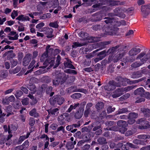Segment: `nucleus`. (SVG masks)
<instances>
[{
    "label": "nucleus",
    "instance_id": "a18cd8bd",
    "mask_svg": "<svg viewBox=\"0 0 150 150\" xmlns=\"http://www.w3.org/2000/svg\"><path fill=\"white\" fill-rule=\"evenodd\" d=\"M79 36L84 39H87L88 36V34L86 33H85L82 31L80 32L79 34Z\"/></svg>",
    "mask_w": 150,
    "mask_h": 150
},
{
    "label": "nucleus",
    "instance_id": "774afa93",
    "mask_svg": "<svg viewBox=\"0 0 150 150\" xmlns=\"http://www.w3.org/2000/svg\"><path fill=\"white\" fill-rule=\"evenodd\" d=\"M90 147L89 144H86L81 148V150H88Z\"/></svg>",
    "mask_w": 150,
    "mask_h": 150
},
{
    "label": "nucleus",
    "instance_id": "c85d7f7f",
    "mask_svg": "<svg viewBox=\"0 0 150 150\" xmlns=\"http://www.w3.org/2000/svg\"><path fill=\"white\" fill-rule=\"evenodd\" d=\"M97 142L100 145L105 144L107 143L106 139L103 137H100L98 140Z\"/></svg>",
    "mask_w": 150,
    "mask_h": 150
},
{
    "label": "nucleus",
    "instance_id": "ddd939ff",
    "mask_svg": "<svg viewBox=\"0 0 150 150\" xmlns=\"http://www.w3.org/2000/svg\"><path fill=\"white\" fill-rule=\"evenodd\" d=\"M115 80L118 81L117 83H119L121 86V83H122V85H123V83H125V82H129V79L126 78H123L120 76L117 77L115 79Z\"/></svg>",
    "mask_w": 150,
    "mask_h": 150
},
{
    "label": "nucleus",
    "instance_id": "7ed1b4c3",
    "mask_svg": "<svg viewBox=\"0 0 150 150\" xmlns=\"http://www.w3.org/2000/svg\"><path fill=\"white\" fill-rule=\"evenodd\" d=\"M116 86L117 87H120V84L119 83H117L113 80L110 81L108 84H107L104 86L105 90L110 91L115 89Z\"/></svg>",
    "mask_w": 150,
    "mask_h": 150
},
{
    "label": "nucleus",
    "instance_id": "0e129e2a",
    "mask_svg": "<svg viewBox=\"0 0 150 150\" xmlns=\"http://www.w3.org/2000/svg\"><path fill=\"white\" fill-rule=\"evenodd\" d=\"M35 123L34 119L33 118H30L29 120V124L31 126H33Z\"/></svg>",
    "mask_w": 150,
    "mask_h": 150
},
{
    "label": "nucleus",
    "instance_id": "a211bd4d",
    "mask_svg": "<svg viewBox=\"0 0 150 150\" xmlns=\"http://www.w3.org/2000/svg\"><path fill=\"white\" fill-rule=\"evenodd\" d=\"M50 46L48 45L46 47L45 53L43 54L42 56H45V57H47L49 55H51L53 51V49L52 48H50Z\"/></svg>",
    "mask_w": 150,
    "mask_h": 150
},
{
    "label": "nucleus",
    "instance_id": "e433bc0d",
    "mask_svg": "<svg viewBox=\"0 0 150 150\" xmlns=\"http://www.w3.org/2000/svg\"><path fill=\"white\" fill-rule=\"evenodd\" d=\"M138 114L137 113L132 112L129 114V115H128V117L129 118L134 119L138 117Z\"/></svg>",
    "mask_w": 150,
    "mask_h": 150
},
{
    "label": "nucleus",
    "instance_id": "69168bd1",
    "mask_svg": "<svg viewBox=\"0 0 150 150\" xmlns=\"http://www.w3.org/2000/svg\"><path fill=\"white\" fill-rule=\"evenodd\" d=\"M18 16L17 11L13 10L11 14V16L13 19H14L15 17Z\"/></svg>",
    "mask_w": 150,
    "mask_h": 150
},
{
    "label": "nucleus",
    "instance_id": "f3484780",
    "mask_svg": "<svg viewBox=\"0 0 150 150\" xmlns=\"http://www.w3.org/2000/svg\"><path fill=\"white\" fill-rule=\"evenodd\" d=\"M123 93L122 88H118L115 91L114 93L112 95V96L114 98L118 97Z\"/></svg>",
    "mask_w": 150,
    "mask_h": 150
},
{
    "label": "nucleus",
    "instance_id": "bf43d9fd",
    "mask_svg": "<svg viewBox=\"0 0 150 150\" xmlns=\"http://www.w3.org/2000/svg\"><path fill=\"white\" fill-rule=\"evenodd\" d=\"M8 75V73L6 70L2 71L0 74L1 77L3 78H5Z\"/></svg>",
    "mask_w": 150,
    "mask_h": 150
},
{
    "label": "nucleus",
    "instance_id": "13d9d810",
    "mask_svg": "<svg viewBox=\"0 0 150 150\" xmlns=\"http://www.w3.org/2000/svg\"><path fill=\"white\" fill-rule=\"evenodd\" d=\"M64 71L65 73L70 74H77V72L76 71L70 69H67Z\"/></svg>",
    "mask_w": 150,
    "mask_h": 150
},
{
    "label": "nucleus",
    "instance_id": "6ab92c4d",
    "mask_svg": "<svg viewBox=\"0 0 150 150\" xmlns=\"http://www.w3.org/2000/svg\"><path fill=\"white\" fill-rule=\"evenodd\" d=\"M93 127V130L94 131H95L98 129H99L101 128V126L100 124L98 122H93L91 125V127L90 128Z\"/></svg>",
    "mask_w": 150,
    "mask_h": 150
},
{
    "label": "nucleus",
    "instance_id": "2eb2a0df",
    "mask_svg": "<svg viewBox=\"0 0 150 150\" xmlns=\"http://www.w3.org/2000/svg\"><path fill=\"white\" fill-rule=\"evenodd\" d=\"M43 29H45V33L47 35V37L48 38H51L54 36V35L52 34L53 30L51 28H44Z\"/></svg>",
    "mask_w": 150,
    "mask_h": 150
},
{
    "label": "nucleus",
    "instance_id": "7c9ffc66",
    "mask_svg": "<svg viewBox=\"0 0 150 150\" xmlns=\"http://www.w3.org/2000/svg\"><path fill=\"white\" fill-rule=\"evenodd\" d=\"M30 18L28 16H24L23 15L19 16L16 18V20L22 21H25L26 20L29 21Z\"/></svg>",
    "mask_w": 150,
    "mask_h": 150
},
{
    "label": "nucleus",
    "instance_id": "9b49d317",
    "mask_svg": "<svg viewBox=\"0 0 150 150\" xmlns=\"http://www.w3.org/2000/svg\"><path fill=\"white\" fill-rule=\"evenodd\" d=\"M32 57V54H27L23 59V64L25 66H27L30 62Z\"/></svg>",
    "mask_w": 150,
    "mask_h": 150
},
{
    "label": "nucleus",
    "instance_id": "473e14b6",
    "mask_svg": "<svg viewBox=\"0 0 150 150\" xmlns=\"http://www.w3.org/2000/svg\"><path fill=\"white\" fill-rule=\"evenodd\" d=\"M30 135V133L28 132L27 133L26 136L25 135L21 136L18 139V144H21L26 138H28Z\"/></svg>",
    "mask_w": 150,
    "mask_h": 150
},
{
    "label": "nucleus",
    "instance_id": "338daca9",
    "mask_svg": "<svg viewBox=\"0 0 150 150\" xmlns=\"http://www.w3.org/2000/svg\"><path fill=\"white\" fill-rule=\"evenodd\" d=\"M115 110V108L114 107L112 108V106H109L107 109V112L108 113H110L114 111Z\"/></svg>",
    "mask_w": 150,
    "mask_h": 150
},
{
    "label": "nucleus",
    "instance_id": "4be33fe9",
    "mask_svg": "<svg viewBox=\"0 0 150 150\" xmlns=\"http://www.w3.org/2000/svg\"><path fill=\"white\" fill-rule=\"evenodd\" d=\"M144 90L142 87L139 88L136 90L134 92V93L136 95H140L141 96H143Z\"/></svg>",
    "mask_w": 150,
    "mask_h": 150
},
{
    "label": "nucleus",
    "instance_id": "79ce46f5",
    "mask_svg": "<svg viewBox=\"0 0 150 150\" xmlns=\"http://www.w3.org/2000/svg\"><path fill=\"white\" fill-rule=\"evenodd\" d=\"M137 138L139 139H149L150 138V136L148 134H141L139 135Z\"/></svg>",
    "mask_w": 150,
    "mask_h": 150
},
{
    "label": "nucleus",
    "instance_id": "4d7b16f0",
    "mask_svg": "<svg viewBox=\"0 0 150 150\" xmlns=\"http://www.w3.org/2000/svg\"><path fill=\"white\" fill-rule=\"evenodd\" d=\"M43 79L44 82L47 83H49L52 80L51 78L47 76H44L43 77Z\"/></svg>",
    "mask_w": 150,
    "mask_h": 150
},
{
    "label": "nucleus",
    "instance_id": "c9c22d12",
    "mask_svg": "<svg viewBox=\"0 0 150 150\" xmlns=\"http://www.w3.org/2000/svg\"><path fill=\"white\" fill-rule=\"evenodd\" d=\"M103 43H100L99 44L97 43L94 44H89L88 45V49L93 50L94 49L96 48L99 45H101Z\"/></svg>",
    "mask_w": 150,
    "mask_h": 150
},
{
    "label": "nucleus",
    "instance_id": "9d476101",
    "mask_svg": "<svg viewBox=\"0 0 150 150\" xmlns=\"http://www.w3.org/2000/svg\"><path fill=\"white\" fill-rule=\"evenodd\" d=\"M66 60V61H65L64 62V67L66 68H68L73 69H75V67L72 64V62L70 59H69L68 58H65Z\"/></svg>",
    "mask_w": 150,
    "mask_h": 150
},
{
    "label": "nucleus",
    "instance_id": "6e6d98bb",
    "mask_svg": "<svg viewBox=\"0 0 150 150\" xmlns=\"http://www.w3.org/2000/svg\"><path fill=\"white\" fill-rule=\"evenodd\" d=\"M59 110L58 108H56L53 110L50 109L47 110L49 114H52V115H55V113Z\"/></svg>",
    "mask_w": 150,
    "mask_h": 150
},
{
    "label": "nucleus",
    "instance_id": "423d86ee",
    "mask_svg": "<svg viewBox=\"0 0 150 150\" xmlns=\"http://www.w3.org/2000/svg\"><path fill=\"white\" fill-rule=\"evenodd\" d=\"M119 47L118 49L119 54L122 57L127 53V46L124 45H119Z\"/></svg>",
    "mask_w": 150,
    "mask_h": 150
},
{
    "label": "nucleus",
    "instance_id": "ea45409f",
    "mask_svg": "<svg viewBox=\"0 0 150 150\" xmlns=\"http://www.w3.org/2000/svg\"><path fill=\"white\" fill-rule=\"evenodd\" d=\"M29 114L31 116H34L35 117H37L38 116V114L37 113L36 110L35 108L33 109L29 112Z\"/></svg>",
    "mask_w": 150,
    "mask_h": 150
},
{
    "label": "nucleus",
    "instance_id": "49530a36",
    "mask_svg": "<svg viewBox=\"0 0 150 150\" xmlns=\"http://www.w3.org/2000/svg\"><path fill=\"white\" fill-rule=\"evenodd\" d=\"M90 115L91 118L93 119H96L97 118L96 112L95 110H91Z\"/></svg>",
    "mask_w": 150,
    "mask_h": 150
},
{
    "label": "nucleus",
    "instance_id": "603ef678",
    "mask_svg": "<svg viewBox=\"0 0 150 150\" xmlns=\"http://www.w3.org/2000/svg\"><path fill=\"white\" fill-rule=\"evenodd\" d=\"M66 146L68 149H71L74 148V146L72 142H67L66 144Z\"/></svg>",
    "mask_w": 150,
    "mask_h": 150
},
{
    "label": "nucleus",
    "instance_id": "6e6552de",
    "mask_svg": "<svg viewBox=\"0 0 150 150\" xmlns=\"http://www.w3.org/2000/svg\"><path fill=\"white\" fill-rule=\"evenodd\" d=\"M122 57L119 54L115 55L114 56H109L108 58V62H110L113 61L114 62H117L119 60L121 59Z\"/></svg>",
    "mask_w": 150,
    "mask_h": 150
},
{
    "label": "nucleus",
    "instance_id": "20e7f679",
    "mask_svg": "<svg viewBox=\"0 0 150 150\" xmlns=\"http://www.w3.org/2000/svg\"><path fill=\"white\" fill-rule=\"evenodd\" d=\"M86 104V101H83L81 102L80 104L79 103H75L73 105H71L68 109L67 110L66 112H70L73 109H76L80 105V107L79 109L81 110L83 109V111L84 110V108Z\"/></svg>",
    "mask_w": 150,
    "mask_h": 150
},
{
    "label": "nucleus",
    "instance_id": "bb28decb",
    "mask_svg": "<svg viewBox=\"0 0 150 150\" xmlns=\"http://www.w3.org/2000/svg\"><path fill=\"white\" fill-rule=\"evenodd\" d=\"M67 91L69 93L80 91L79 89L76 88V86H72L69 87L67 89Z\"/></svg>",
    "mask_w": 150,
    "mask_h": 150
},
{
    "label": "nucleus",
    "instance_id": "a878e982",
    "mask_svg": "<svg viewBox=\"0 0 150 150\" xmlns=\"http://www.w3.org/2000/svg\"><path fill=\"white\" fill-rule=\"evenodd\" d=\"M135 60V59L133 57L130 56H126L123 59V62L125 63H126L128 62H134Z\"/></svg>",
    "mask_w": 150,
    "mask_h": 150
},
{
    "label": "nucleus",
    "instance_id": "37998d69",
    "mask_svg": "<svg viewBox=\"0 0 150 150\" xmlns=\"http://www.w3.org/2000/svg\"><path fill=\"white\" fill-rule=\"evenodd\" d=\"M135 86H134L132 85L131 86H127L125 88H122V91H123V92L124 91L127 92L131 90Z\"/></svg>",
    "mask_w": 150,
    "mask_h": 150
},
{
    "label": "nucleus",
    "instance_id": "c03bdc74",
    "mask_svg": "<svg viewBox=\"0 0 150 150\" xmlns=\"http://www.w3.org/2000/svg\"><path fill=\"white\" fill-rule=\"evenodd\" d=\"M107 51L103 50L99 53L98 55V56L100 57H103V59L106 56L108 55V53H107Z\"/></svg>",
    "mask_w": 150,
    "mask_h": 150
},
{
    "label": "nucleus",
    "instance_id": "f257e3e1",
    "mask_svg": "<svg viewBox=\"0 0 150 150\" xmlns=\"http://www.w3.org/2000/svg\"><path fill=\"white\" fill-rule=\"evenodd\" d=\"M102 28L103 33H102L103 36H106L108 35H114L118 34L119 28L114 25H104L103 27L100 25H96L93 27L94 30H97Z\"/></svg>",
    "mask_w": 150,
    "mask_h": 150
},
{
    "label": "nucleus",
    "instance_id": "09e8293b",
    "mask_svg": "<svg viewBox=\"0 0 150 150\" xmlns=\"http://www.w3.org/2000/svg\"><path fill=\"white\" fill-rule=\"evenodd\" d=\"M38 80L37 78L34 77H31L29 80V82L30 84H33L38 82Z\"/></svg>",
    "mask_w": 150,
    "mask_h": 150
},
{
    "label": "nucleus",
    "instance_id": "f03ea898",
    "mask_svg": "<svg viewBox=\"0 0 150 150\" xmlns=\"http://www.w3.org/2000/svg\"><path fill=\"white\" fill-rule=\"evenodd\" d=\"M54 76H56V78L52 81L53 84L55 86H58L59 84H62L66 81L68 75L64 73H60L59 72H54L52 73Z\"/></svg>",
    "mask_w": 150,
    "mask_h": 150
},
{
    "label": "nucleus",
    "instance_id": "0eeeda50",
    "mask_svg": "<svg viewBox=\"0 0 150 150\" xmlns=\"http://www.w3.org/2000/svg\"><path fill=\"white\" fill-rule=\"evenodd\" d=\"M141 52V49L139 48L133 47L128 52V54L129 56L133 58Z\"/></svg>",
    "mask_w": 150,
    "mask_h": 150
},
{
    "label": "nucleus",
    "instance_id": "f704fd0d",
    "mask_svg": "<svg viewBox=\"0 0 150 150\" xmlns=\"http://www.w3.org/2000/svg\"><path fill=\"white\" fill-rule=\"evenodd\" d=\"M142 76V74L141 72L140 71H137L134 72L132 75V77L135 79L140 77Z\"/></svg>",
    "mask_w": 150,
    "mask_h": 150
},
{
    "label": "nucleus",
    "instance_id": "aec40b11",
    "mask_svg": "<svg viewBox=\"0 0 150 150\" xmlns=\"http://www.w3.org/2000/svg\"><path fill=\"white\" fill-rule=\"evenodd\" d=\"M83 109L81 110L79 109L75 113L74 115L76 119L81 118L83 116Z\"/></svg>",
    "mask_w": 150,
    "mask_h": 150
},
{
    "label": "nucleus",
    "instance_id": "680f3d73",
    "mask_svg": "<svg viewBox=\"0 0 150 150\" xmlns=\"http://www.w3.org/2000/svg\"><path fill=\"white\" fill-rule=\"evenodd\" d=\"M88 139L86 140H81L79 141L77 143V145L78 146H80L83 145L85 142H88Z\"/></svg>",
    "mask_w": 150,
    "mask_h": 150
},
{
    "label": "nucleus",
    "instance_id": "c756f323",
    "mask_svg": "<svg viewBox=\"0 0 150 150\" xmlns=\"http://www.w3.org/2000/svg\"><path fill=\"white\" fill-rule=\"evenodd\" d=\"M143 63L139 61H136L133 62L131 65V67L133 68H137L143 64Z\"/></svg>",
    "mask_w": 150,
    "mask_h": 150
},
{
    "label": "nucleus",
    "instance_id": "e2e57ef3",
    "mask_svg": "<svg viewBox=\"0 0 150 150\" xmlns=\"http://www.w3.org/2000/svg\"><path fill=\"white\" fill-rule=\"evenodd\" d=\"M23 148V150H25V149L27 148L29 146V142L26 140L25 141L24 143L21 145Z\"/></svg>",
    "mask_w": 150,
    "mask_h": 150
},
{
    "label": "nucleus",
    "instance_id": "393cba45",
    "mask_svg": "<svg viewBox=\"0 0 150 150\" xmlns=\"http://www.w3.org/2000/svg\"><path fill=\"white\" fill-rule=\"evenodd\" d=\"M4 131L6 132L8 131V133L9 134V135L7 136V137L6 138L7 140H9L12 137V135L11 134H10L11 133V131L10 130L9 126H8L7 127V126L6 125H5L4 126Z\"/></svg>",
    "mask_w": 150,
    "mask_h": 150
},
{
    "label": "nucleus",
    "instance_id": "f8f14e48",
    "mask_svg": "<svg viewBox=\"0 0 150 150\" xmlns=\"http://www.w3.org/2000/svg\"><path fill=\"white\" fill-rule=\"evenodd\" d=\"M69 115L68 113L66 112L64 113L59 116L58 118V120L59 123L61 125H63L64 123L63 121L66 118L69 117Z\"/></svg>",
    "mask_w": 150,
    "mask_h": 150
},
{
    "label": "nucleus",
    "instance_id": "3c124183",
    "mask_svg": "<svg viewBox=\"0 0 150 150\" xmlns=\"http://www.w3.org/2000/svg\"><path fill=\"white\" fill-rule=\"evenodd\" d=\"M58 23V22L57 21H55L53 22L50 23L49 25L50 27L55 28H57L59 26Z\"/></svg>",
    "mask_w": 150,
    "mask_h": 150
},
{
    "label": "nucleus",
    "instance_id": "72a5a7b5",
    "mask_svg": "<svg viewBox=\"0 0 150 150\" xmlns=\"http://www.w3.org/2000/svg\"><path fill=\"white\" fill-rule=\"evenodd\" d=\"M117 125L119 127H126L127 124L126 121L122 120H120L117 122Z\"/></svg>",
    "mask_w": 150,
    "mask_h": 150
},
{
    "label": "nucleus",
    "instance_id": "b1692460",
    "mask_svg": "<svg viewBox=\"0 0 150 150\" xmlns=\"http://www.w3.org/2000/svg\"><path fill=\"white\" fill-rule=\"evenodd\" d=\"M119 47V45H117L115 47H112L109 48L107 50V53L109 54H110L114 53L118 51Z\"/></svg>",
    "mask_w": 150,
    "mask_h": 150
},
{
    "label": "nucleus",
    "instance_id": "cd10ccee",
    "mask_svg": "<svg viewBox=\"0 0 150 150\" xmlns=\"http://www.w3.org/2000/svg\"><path fill=\"white\" fill-rule=\"evenodd\" d=\"M104 19H106L104 21V22L107 24L109 23H112L113 22L114 23V24H115V25L116 23H117L118 22L117 21H114L113 18L105 17Z\"/></svg>",
    "mask_w": 150,
    "mask_h": 150
},
{
    "label": "nucleus",
    "instance_id": "052dcab7",
    "mask_svg": "<svg viewBox=\"0 0 150 150\" xmlns=\"http://www.w3.org/2000/svg\"><path fill=\"white\" fill-rule=\"evenodd\" d=\"M67 81L69 83H71L73 82L75 80V78L74 76H71L69 77H67Z\"/></svg>",
    "mask_w": 150,
    "mask_h": 150
},
{
    "label": "nucleus",
    "instance_id": "5701e85b",
    "mask_svg": "<svg viewBox=\"0 0 150 150\" xmlns=\"http://www.w3.org/2000/svg\"><path fill=\"white\" fill-rule=\"evenodd\" d=\"M140 110L146 117H149L150 116V109L148 108H142L140 109Z\"/></svg>",
    "mask_w": 150,
    "mask_h": 150
},
{
    "label": "nucleus",
    "instance_id": "dca6fc26",
    "mask_svg": "<svg viewBox=\"0 0 150 150\" xmlns=\"http://www.w3.org/2000/svg\"><path fill=\"white\" fill-rule=\"evenodd\" d=\"M148 7L146 6H142L141 7V10L142 12V15L144 17L147 16L149 14V12L146 9Z\"/></svg>",
    "mask_w": 150,
    "mask_h": 150
},
{
    "label": "nucleus",
    "instance_id": "a19ab883",
    "mask_svg": "<svg viewBox=\"0 0 150 150\" xmlns=\"http://www.w3.org/2000/svg\"><path fill=\"white\" fill-rule=\"evenodd\" d=\"M67 129L69 131H70L72 133H74L76 132L77 129H73L72 125H69L67 126Z\"/></svg>",
    "mask_w": 150,
    "mask_h": 150
},
{
    "label": "nucleus",
    "instance_id": "2f4dec72",
    "mask_svg": "<svg viewBox=\"0 0 150 150\" xmlns=\"http://www.w3.org/2000/svg\"><path fill=\"white\" fill-rule=\"evenodd\" d=\"M58 100V96L57 95L54 96L50 98V102L51 105H54L57 102Z\"/></svg>",
    "mask_w": 150,
    "mask_h": 150
},
{
    "label": "nucleus",
    "instance_id": "de8ad7c7",
    "mask_svg": "<svg viewBox=\"0 0 150 150\" xmlns=\"http://www.w3.org/2000/svg\"><path fill=\"white\" fill-rule=\"evenodd\" d=\"M51 16V14L50 13L44 14L42 16H40V18L41 19L44 20L47 18H50Z\"/></svg>",
    "mask_w": 150,
    "mask_h": 150
},
{
    "label": "nucleus",
    "instance_id": "58836bf2",
    "mask_svg": "<svg viewBox=\"0 0 150 150\" xmlns=\"http://www.w3.org/2000/svg\"><path fill=\"white\" fill-rule=\"evenodd\" d=\"M85 45L86 44L85 43H80L78 42H73L72 46L73 48H76L77 47H81Z\"/></svg>",
    "mask_w": 150,
    "mask_h": 150
},
{
    "label": "nucleus",
    "instance_id": "4468645a",
    "mask_svg": "<svg viewBox=\"0 0 150 150\" xmlns=\"http://www.w3.org/2000/svg\"><path fill=\"white\" fill-rule=\"evenodd\" d=\"M15 54L13 53V50H9L4 53L3 55V57H5L7 56V59H10L15 57Z\"/></svg>",
    "mask_w": 150,
    "mask_h": 150
},
{
    "label": "nucleus",
    "instance_id": "864d4df0",
    "mask_svg": "<svg viewBox=\"0 0 150 150\" xmlns=\"http://www.w3.org/2000/svg\"><path fill=\"white\" fill-rule=\"evenodd\" d=\"M64 101V98L62 97H59L58 96V100L57 103L59 105H61Z\"/></svg>",
    "mask_w": 150,
    "mask_h": 150
},
{
    "label": "nucleus",
    "instance_id": "412c9836",
    "mask_svg": "<svg viewBox=\"0 0 150 150\" xmlns=\"http://www.w3.org/2000/svg\"><path fill=\"white\" fill-rule=\"evenodd\" d=\"M104 104L103 102H99L95 105V108L98 112H100L104 108Z\"/></svg>",
    "mask_w": 150,
    "mask_h": 150
},
{
    "label": "nucleus",
    "instance_id": "1a4fd4ad",
    "mask_svg": "<svg viewBox=\"0 0 150 150\" xmlns=\"http://www.w3.org/2000/svg\"><path fill=\"white\" fill-rule=\"evenodd\" d=\"M92 16L93 17V20L95 21H98L102 20L103 15L102 12L100 11L93 14Z\"/></svg>",
    "mask_w": 150,
    "mask_h": 150
},
{
    "label": "nucleus",
    "instance_id": "5fc2aeb1",
    "mask_svg": "<svg viewBox=\"0 0 150 150\" xmlns=\"http://www.w3.org/2000/svg\"><path fill=\"white\" fill-rule=\"evenodd\" d=\"M81 96V95L80 93H76L73 94L71 96V97L77 99Z\"/></svg>",
    "mask_w": 150,
    "mask_h": 150
},
{
    "label": "nucleus",
    "instance_id": "8fccbe9b",
    "mask_svg": "<svg viewBox=\"0 0 150 150\" xmlns=\"http://www.w3.org/2000/svg\"><path fill=\"white\" fill-rule=\"evenodd\" d=\"M128 112V111L127 108H123L120 110L119 111L117 112L115 115Z\"/></svg>",
    "mask_w": 150,
    "mask_h": 150
},
{
    "label": "nucleus",
    "instance_id": "4c0bfd02",
    "mask_svg": "<svg viewBox=\"0 0 150 150\" xmlns=\"http://www.w3.org/2000/svg\"><path fill=\"white\" fill-rule=\"evenodd\" d=\"M61 58L60 55H58L56 58L55 65H54L53 67L54 68H55L57 67L61 63Z\"/></svg>",
    "mask_w": 150,
    "mask_h": 150
},
{
    "label": "nucleus",
    "instance_id": "39448f33",
    "mask_svg": "<svg viewBox=\"0 0 150 150\" xmlns=\"http://www.w3.org/2000/svg\"><path fill=\"white\" fill-rule=\"evenodd\" d=\"M150 59V50L149 52L145 55L144 52H142L138 55L136 57V59H140L141 61L145 63L148 59Z\"/></svg>",
    "mask_w": 150,
    "mask_h": 150
}]
</instances>
